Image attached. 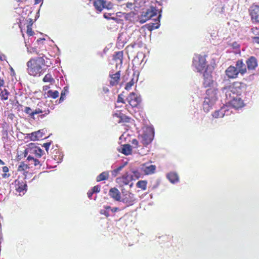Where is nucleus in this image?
Returning <instances> with one entry per match:
<instances>
[{
	"label": "nucleus",
	"instance_id": "f257e3e1",
	"mask_svg": "<svg viewBox=\"0 0 259 259\" xmlns=\"http://www.w3.org/2000/svg\"><path fill=\"white\" fill-rule=\"evenodd\" d=\"M245 84L241 82H235L228 87L224 88L223 92L225 94L226 103L235 109H239L244 105L242 99V93Z\"/></svg>",
	"mask_w": 259,
	"mask_h": 259
},
{
	"label": "nucleus",
	"instance_id": "f03ea898",
	"mask_svg": "<svg viewBox=\"0 0 259 259\" xmlns=\"http://www.w3.org/2000/svg\"><path fill=\"white\" fill-rule=\"evenodd\" d=\"M45 60L42 57L36 59H31L27 63L28 73L30 75L36 76L41 71V66L44 64Z\"/></svg>",
	"mask_w": 259,
	"mask_h": 259
},
{
	"label": "nucleus",
	"instance_id": "7ed1b4c3",
	"mask_svg": "<svg viewBox=\"0 0 259 259\" xmlns=\"http://www.w3.org/2000/svg\"><path fill=\"white\" fill-rule=\"evenodd\" d=\"M217 99V92L214 89L210 88L206 91V96L203 104L204 112L209 111Z\"/></svg>",
	"mask_w": 259,
	"mask_h": 259
},
{
	"label": "nucleus",
	"instance_id": "20e7f679",
	"mask_svg": "<svg viewBox=\"0 0 259 259\" xmlns=\"http://www.w3.org/2000/svg\"><path fill=\"white\" fill-rule=\"evenodd\" d=\"M154 137V128L151 126H146L144 129L143 133L139 137L142 144L144 146H147L152 142Z\"/></svg>",
	"mask_w": 259,
	"mask_h": 259
},
{
	"label": "nucleus",
	"instance_id": "39448f33",
	"mask_svg": "<svg viewBox=\"0 0 259 259\" xmlns=\"http://www.w3.org/2000/svg\"><path fill=\"white\" fill-rule=\"evenodd\" d=\"M160 9H156L155 7L151 6L150 9H147L146 12H143L141 16L139 18V22L141 24L146 22L148 20L156 16L157 13L159 14Z\"/></svg>",
	"mask_w": 259,
	"mask_h": 259
},
{
	"label": "nucleus",
	"instance_id": "423d86ee",
	"mask_svg": "<svg viewBox=\"0 0 259 259\" xmlns=\"http://www.w3.org/2000/svg\"><path fill=\"white\" fill-rule=\"evenodd\" d=\"M193 65L197 72H202L206 67V59L204 56L196 55L193 58Z\"/></svg>",
	"mask_w": 259,
	"mask_h": 259
},
{
	"label": "nucleus",
	"instance_id": "0eeeda50",
	"mask_svg": "<svg viewBox=\"0 0 259 259\" xmlns=\"http://www.w3.org/2000/svg\"><path fill=\"white\" fill-rule=\"evenodd\" d=\"M135 195L132 193L122 190V195L120 202L126 204L125 207L133 205L136 201Z\"/></svg>",
	"mask_w": 259,
	"mask_h": 259
},
{
	"label": "nucleus",
	"instance_id": "6e6552de",
	"mask_svg": "<svg viewBox=\"0 0 259 259\" xmlns=\"http://www.w3.org/2000/svg\"><path fill=\"white\" fill-rule=\"evenodd\" d=\"M213 70V67L212 66H207L203 72V85L205 88L210 87L213 84V80L211 75Z\"/></svg>",
	"mask_w": 259,
	"mask_h": 259
},
{
	"label": "nucleus",
	"instance_id": "1a4fd4ad",
	"mask_svg": "<svg viewBox=\"0 0 259 259\" xmlns=\"http://www.w3.org/2000/svg\"><path fill=\"white\" fill-rule=\"evenodd\" d=\"M248 70V73H251L257 67V60L255 57L251 56L248 58L245 62Z\"/></svg>",
	"mask_w": 259,
	"mask_h": 259
},
{
	"label": "nucleus",
	"instance_id": "9d476101",
	"mask_svg": "<svg viewBox=\"0 0 259 259\" xmlns=\"http://www.w3.org/2000/svg\"><path fill=\"white\" fill-rule=\"evenodd\" d=\"M126 100L130 105L133 107H137L141 102L140 96L136 94L134 92L130 93L129 96L127 97Z\"/></svg>",
	"mask_w": 259,
	"mask_h": 259
},
{
	"label": "nucleus",
	"instance_id": "9b49d317",
	"mask_svg": "<svg viewBox=\"0 0 259 259\" xmlns=\"http://www.w3.org/2000/svg\"><path fill=\"white\" fill-rule=\"evenodd\" d=\"M249 11L252 21L259 23V6L253 5L250 7Z\"/></svg>",
	"mask_w": 259,
	"mask_h": 259
},
{
	"label": "nucleus",
	"instance_id": "f8f14e48",
	"mask_svg": "<svg viewBox=\"0 0 259 259\" xmlns=\"http://www.w3.org/2000/svg\"><path fill=\"white\" fill-rule=\"evenodd\" d=\"M133 180V175H130L128 172H126L121 177L117 178L116 181L121 186H123L128 185Z\"/></svg>",
	"mask_w": 259,
	"mask_h": 259
},
{
	"label": "nucleus",
	"instance_id": "ddd939ff",
	"mask_svg": "<svg viewBox=\"0 0 259 259\" xmlns=\"http://www.w3.org/2000/svg\"><path fill=\"white\" fill-rule=\"evenodd\" d=\"M225 74L229 79L237 78L239 75L236 67L233 65H231L227 68L225 71Z\"/></svg>",
	"mask_w": 259,
	"mask_h": 259
},
{
	"label": "nucleus",
	"instance_id": "4468645a",
	"mask_svg": "<svg viewBox=\"0 0 259 259\" xmlns=\"http://www.w3.org/2000/svg\"><path fill=\"white\" fill-rule=\"evenodd\" d=\"M235 66L236 67L239 74L241 76H243L245 73H248L246 64L242 59L237 60L235 62Z\"/></svg>",
	"mask_w": 259,
	"mask_h": 259
},
{
	"label": "nucleus",
	"instance_id": "2eb2a0df",
	"mask_svg": "<svg viewBox=\"0 0 259 259\" xmlns=\"http://www.w3.org/2000/svg\"><path fill=\"white\" fill-rule=\"evenodd\" d=\"M161 13H162V9H160V11H159V14L157 17L155 19H154L155 20V23H149L148 28L150 31H152L153 30L158 29L160 25V19L161 17Z\"/></svg>",
	"mask_w": 259,
	"mask_h": 259
},
{
	"label": "nucleus",
	"instance_id": "dca6fc26",
	"mask_svg": "<svg viewBox=\"0 0 259 259\" xmlns=\"http://www.w3.org/2000/svg\"><path fill=\"white\" fill-rule=\"evenodd\" d=\"M109 195L114 200L120 202L121 195L119 191L116 188H112L110 189Z\"/></svg>",
	"mask_w": 259,
	"mask_h": 259
},
{
	"label": "nucleus",
	"instance_id": "f3484780",
	"mask_svg": "<svg viewBox=\"0 0 259 259\" xmlns=\"http://www.w3.org/2000/svg\"><path fill=\"white\" fill-rule=\"evenodd\" d=\"M228 107L224 105L220 110L215 111L212 116L214 118H222L225 115H228Z\"/></svg>",
	"mask_w": 259,
	"mask_h": 259
},
{
	"label": "nucleus",
	"instance_id": "a211bd4d",
	"mask_svg": "<svg viewBox=\"0 0 259 259\" xmlns=\"http://www.w3.org/2000/svg\"><path fill=\"white\" fill-rule=\"evenodd\" d=\"M166 178L169 182L174 184L179 182V177L177 173L171 171L166 174Z\"/></svg>",
	"mask_w": 259,
	"mask_h": 259
},
{
	"label": "nucleus",
	"instance_id": "6ab92c4d",
	"mask_svg": "<svg viewBox=\"0 0 259 259\" xmlns=\"http://www.w3.org/2000/svg\"><path fill=\"white\" fill-rule=\"evenodd\" d=\"M106 4V1L104 0H96L94 2V6L97 11L101 12L104 8V4Z\"/></svg>",
	"mask_w": 259,
	"mask_h": 259
},
{
	"label": "nucleus",
	"instance_id": "aec40b11",
	"mask_svg": "<svg viewBox=\"0 0 259 259\" xmlns=\"http://www.w3.org/2000/svg\"><path fill=\"white\" fill-rule=\"evenodd\" d=\"M120 71H118L115 74H110V77L113 79V80H111L110 81V84L112 85H115V84H117L118 82V80L120 78Z\"/></svg>",
	"mask_w": 259,
	"mask_h": 259
},
{
	"label": "nucleus",
	"instance_id": "412c9836",
	"mask_svg": "<svg viewBox=\"0 0 259 259\" xmlns=\"http://www.w3.org/2000/svg\"><path fill=\"white\" fill-rule=\"evenodd\" d=\"M110 206L108 205H104L103 208L100 209V213L101 214L105 215L106 217L112 216V214L110 211Z\"/></svg>",
	"mask_w": 259,
	"mask_h": 259
},
{
	"label": "nucleus",
	"instance_id": "4be33fe9",
	"mask_svg": "<svg viewBox=\"0 0 259 259\" xmlns=\"http://www.w3.org/2000/svg\"><path fill=\"white\" fill-rule=\"evenodd\" d=\"M26 160H28L29 162H30L29 164H33L35 166L39 165L40 167L41 165V164H40V161L38 159L34 158L31 155H29Z\"/></svg>",
	"mask_w": 259,
	"mask_h": 259
},
{
	"label": "nucleus",
	"instance_id": "5701e85b",
	"mask_svg": "<svg viewBox=\"0 0 259 259\" xmlns=\"http://www.w3.org/2000/svg\"><path fill=\"white\" fill-rule=\"evenodd\" d=\"M121 152L125 155H130L132 153L131 145L129 144H125L123 145Z\"/></svg>",
	"mask_w": 259,
	"mask_h": 259
},
{
	"label": "nucleus",
	"instance_id": "b1692460",
	"mask_svg": "<svg viewBox=\"0 0 259 259\" xmlns=\"http://www.w3.org/2000/svg\"><path fill=\"white\" fill-rule=\"evenodd\" d=\"M42 150L39 147H35L34 148L30 149V153L35 154L38 157H40L42 156Z\"/></svg>",
	"mask_w": 259,
	"mask_h": 259
},
{
	"label": "nucleus",
	"instance_id": "393cba45",
	"mask_svg": "<svg viewBox=\"0 0 259 259\" xmlns=\"http://www.w3.org/2000/svg\"><path fill=\"white\" fill-rule=\"evenodd\" d=\"M109 174L108 171H104L100 174L97 178V181L100 182L108 179Z\"/></svg>",
	"mask_w": 259,
	"mask_h": 259
},
{
	"label": "nucleus",
	"instance_id": "a878e982",
	"mask_svg": "<svg viewBox=\"0 0 259 259\" xmlns=\"http://www.w3.org/2000/svg\"><path fill=\"white\" fill-rule=\"evenodd\" d=\"M155 166L153 165H150L149 166H145L144 167V171L147 175L151 174L154 172L155 170Z\"/></svg>",
	"mask_w": 259,
	"mask_h": 259
},
{
	"label": "nucleus",
	"instance_id": "bb28decb",
	"mask_svg": "<svg viewBox=\"0 0 259 259\" xmlns=\"http://www.w3.org/2000/svg\"><path fill=\"white\" fill-rule=\"evenodd\" d=\"M126 164H127V162H126L124 163H123V164H122L121 165L118 167L117 168L112 170V176L114 177H115L116 176H117L118 172L123 168V167L126 165Z\"/></svg>",
	"mask_w": 259,
	"mask_h": 259
},
{
	"label": "nucleus",
	"instance_id": "cd10ccee",
	"mask_svg": "<svg viewBox=\"0 0 259 259\" xmlns=\"http://www.w3.org/2000/svg\"><path fill=\"white\" fill-rule=\"evenodd\" d=\"M30 164L25 163L24 162H21L20 165L18 166V171H24L30 168L29 165Z\"/></svg>",
	"mask_w": 259,
	"mask_h": 259
},
{
	"label": "nucleus",
	"instance_id": "c85d7f7f",
	"mask_svg": "<svg viewBox=\"0 0 259 259\" xmlns=\"http://www.w3.org/2000/svg\"><path fill=\"white\" fill-rule=\"evenodd\" d=\"M27 185L26 183H22L20 184L16 188V190L18 192H23L24 193V191H26Z\"/></svg>",
	"mask_w": 259,
	"mask_h": 259
},
{
	"label": "nucleus",
	"instance_id": "c756f323",
	"mask_svg": "<svg viewBox=\"0 0 259 259\" xmlns=\"http://www.w3.org/2000/svg\"><path fill=\"white\" fill-rule=\"evenodd\" d=\"M137 187L145 190L146 189L147 182L146 181H139L137 183Z\"/></svg>",
	"mask_w": 259,
	"mask_h": 259
},
{
	"label": "nucleus",
	"instance_id": "7c9ffc66",
	"mask_svg": "<svg viewBox=\"0 0 259 259\" xmlns=\"http://www.w3.org/2000/svg\"><path fill=\"white\" fill-rule=\"evenodd\" d=\"M48 96L51 97L53 99L57 98L59 96V92L57 91H53L49 90L48 92Z\"/></svg>",
	"mask_w": 259,
	"mask_h": 259
},
{
	"label": "nucleus",
	"instance_id": "2f4dec72",
	"mask_svg": "<svg viewBox=\"0 0 259 259\" xmlns=\"http://www.w3.org/2000/svg\"><path fill=\"white\" fill-rule=\"evenodd\" d=\"M125 207H111L110 206V213L112 214V215H113L115 212L120 211L122 210H123Z\"/></svg>",
	"mask_w": 259,
	"mask_h": 259
},
{
	"label": "nucleus",
	"instance_id": "473e14b6",
	"mask_svg": "<svg viewBox=\"0 0 259 259\" xmlns=\"http://www.w3.org/2000/svg\"><path fill=\"white\" fill-rule=\"evenodd\" d=\"M9 94V92L6 89H4L3 91L1 92L0 96L1 97L2 100H6L8 98Z\"/></svg>",
	"mask_w": 259,
	"mask_h": 259
},
{
	"label": "nucleus",
	"instance_id": "72a5a7b5",
	"mask_svg": "<svg viewBox=\"0 0 259 259\" xmlns=\"http://www.w3.org/2000/svg\"><path fill=\"white\" fill-rule=\"evenodd\" d=\"M119 117H120V120L118 121L119 123L130 122V118L122 114L121 115L120 114Z\"/></svg>",
	"mask_w": 259,
	"mask_h": 259
},
{
	"label": "nucleus",
	"instance_id": "f704fd0d",
	"mask_svg": "<svg viewBox=\"0 0 259 259\" xmlns=\"http://www.w3.org/2000/svg\"><path fill=\"white\" fill-rule=\"evenodd\" d=\"M44 82H51L54 81V79L52 78V75L50 74H46L43 78Z\"/></svg>",
	"mask_w": 259,
	"mask_h": 259
},
{
	"label": "nucleus",
	"instance_id": "c9c22d12",
	"mask_svg": "<svg viewBox=\"0 0 259 259\" xmlns=\"http://www.w3.org/2000/svg\"><path fill=\"white\" fill-rule=\"evenodd\" d=\"M24 112L27 114L29 115L31 117L34 118L33 111H32V109L29 107H26L24 110Z\"/></svg>",
	"mask_w": 259,
	"mask_h": 259
},
{
	"label": "nucleus",
	"instance_id": "e433bc0d",
	"mask_svg": "<svg viewBox=\"0 0 259 259\" xmlns=\"http://www.w3.org/2000/svg\"><path fill=\"white\" fill-rule=\"evenodd\" d=\"M27 33L29 36H32L34 32L32 31L31 24H28L27 26Z\"/></svg>",
	"mask_w": 259,
	"mask_h": 259
},
{
	"label": "nucleus",
	"instance_id": "4c0bfd02",
	"mask_svg": "<svg viewBox=\"0 0 259 259\" xmlns=\"http://www.w3.org/2000/svg\"><path fill=\"white\" fill-rule=\"evenodd\" d=\"M134 78H132L130 82L127 83L125 87V89L126 90H130L131 88V87L134 85Z\"/></svg>",
	"mask_w": 259,
	"mask_h": 259
},
{
	"label": "nucleus",
	"instance_id": "58836bf2",
	"mask_svg": "<svg viewBox=\"0 0 259 259\" xmlns=\"http://www.w3.org/2000/svg\"><path fill=\"white\" fill-rule=\"evenodd\" d=\"M29 135L30 139L31 141H35L36 140H38L37 135L35 134V132L31 133L30 134H29Z\"/></svg>",
	"mask_w": 259,
	"mask_h": 259
},
{
	"label": "nucleus",
	"instance_id": "ea45409f",
	"mask_svg": "<svg viewBox=\"0 0 259 259\" xmlns=\"http://www.w3.org/2000/svg\"><path fill=\"white\" fill-rule=\"evenodd\" d=\"M104 8L108 10L112 9L113 8V4L111 2H108L106 1V4H104Z\"/></svg>",
	"mask_w": 259,
	"mask_h": 259
},
{
	"label": "nucleus",
	"instance_id": "a19ab883",
	"mask_svg": "<svg viewBox=\"0 0 259 259\" xmlns=\"http://www.w3.org/2000/svg\"><path fill=\"white\" fill-rule=\"evenodd\" d=\"M3 171L5 173H6L9 171V168L7 166H4L3 167ZM10 175H7V174H4L3 175V177L5 178L7 177H8Z\"/></svg>",
	"mask_w": 259,
	"mask_h": 259
},
{
	"label": "nucleus",
	"instance_id": "79ce46f5",
	"mask_svg": "<svg viewBox=\"0 0 259 259\" xmlns=\"http://www.w3.org/2000/svg\"><path fill=\"white\" fill-rule=\"evenodd\" d=\"M251 30L253 34L255 35V36H259V29L256 27H253Z\"/></svg>",
	"mask_w": 259,
	"mask_h": 259
},
{
	"label": "nucleus",
	"instance_id": "37998d69",
	"mask_svg": "<svg viewBox=\"0 0 259 259\" xmlns=\"http://www.w3.org/2000/svg\"><path fill=\"white\" fill-rule=\"evenodd\" d=\"M133 172V174L132 175H133V176H134L133 180H136L137 179H138L140 178V173L138 171L135 170V171H134Z\"/></svg>",
	"mask_w": 259,
	"mask_h": 259
},
{
	"label": "nucleus",
	"instance_id": "c03bdc74",
	"mask_svg": "<svg viewBox=\"0 0 259 259\" xmlns=\"http://www.w3.org/2000/svg\"><path fill=\"white\" fill-rule=\"evenodd\" d=\"M115 58L116 59H118L120 62L122 61V52H118L116 53L115 55Z\"/></svg>",
	"mask_w": 259,
	"mask_h": 259
},
{
	"label": "nucleus",
	"instance_id": "a18cd8bd",
	"mask_svg": "<svg viewBox=\"0 0 259 259\" xmlns=\"http://www.w3.org/2000/svg\"><path fill=\"white\" fill-rule=\"evenodd\" d=\"M100 188L101 187L100 185H96L93 188L92 190L94 193H98L100 191Z\"/></svg>",
	"mask_w": 259,
	"mask_h": 259
},
{
	"label": "nucleus",
	"instance_id": "49530a36",
	"mask_svg": "<svg viewBox=\"0 0 259 259\" xmlns=\"http://www.w3.org/2000/svg\"><path fill=\"white\" fill-rule=\"evenodd\" d=\"M51 144V142L44 143L42 145V147L45 148V150L47 152H48V150L49 149V147Z\"/></svg>",
	"mask_w": 259,
	"mask_h": 259
},
{
	"label": "nucleus",
	"instance_id": "de8ad7c7",
	"mask_svg": "<svg viewBox=\"0 0 259 259\" xmlns=\"http://www.w3.org/2000/svg\"><path fill=\"white\" fill-rule=\"evenodd\" d=\"M27 52L30 53H36V54H38L37 50L35 48H31L30 49L27 48Z\"/></svg>",
	"mask_w": 259,
	"mask_h": 259
},
{
	"label": "nucleus",
	"instance_id": "09e8293b",
	"mask_svg": "<svg viewBox=\"0 0 259 259\" xmlns=\"http://www.w3.org/2000/svg\"><path fill=\"white\" fill-rule=\"evenodd\" d=\"M123 95L122 94H119L118 96V98H117V102L118 103H124V99L122 97Z\"/></svg>",
	"mask_w": 259,
	"mask_h": 259
},
{
	"label": "nucleus",
	"instance_id": "8fccbe9b",
	"mask_svg": "<svg viewBox=\"0 0 259 259\" xmlns=\"http://www.w3.org/2000/svg\"><path fill=\"white\" fill-rule=\"evenodd\" d=\"M138 141L137 139H134L132 141V144L134 146L135 148H137L138 146Z\"/></svg>",
	"mask_w": 259,
	"mask_h": 259
},
{
	"label": "nucleus",
	"instance_id": "3c124183",
	"mask_svg": "<svg viewBox=\"0 0 259 259\" xmlns=\"http://www.w3.org/2000/svg\"><path fill=\"white\" fill-rule=\"evenodd\" d=\"M121 36H122V35L121 34H119V36L118 37V38H117V44H118V45H122V46H123V41H122V40H121Z\"/></svg>",
	"mask_w": 259,
	"mask_h": 259
},
{
	"label": "nucleus",
	"instance_id": "603ef678",
	"mask_svg": "<svg viewBox=\"0 0 259 259\" xmlns=\"http://www.w3.org/2000/svg\"><path fill=\"white\" fill-rule=\"evenodd\" d=\"M111 15V14L110 13H105L104 14V17L106 19H108V20H109V19H113V20H114L116 18H113V17H110V16Z\"/></svg>",
	"mask_w": 259,
	"mask_h": 259
},
{
	"label": "nucleus",
	"instance_id": "864d4df0",
	"mask_svg": "<svg viewBox=\"0 0 259 259\" xmlns=\"http://www.w3.org/2000/svg\"><path fill=\"white\" fill-rule=\"evenodd\" d=\"M35 134L37 135L38 139L42 137L43 134L40 130H39L37 132H35Z\"/></svg>",
	"mask_w": 259,
	"mask_h": 259
},
{
	"label": "nucleus",
	"instance_id": "5fc2aeb1",
	"mask_svg": "<svg viewBox=\"0 0 259 259\" xmlns=\"http://www.w3.org/2000/svg\"><path fill=\"white\" fill-rule=\"evenodd\" d=\"M43 111L40 108H36L34 111H33V116L35 114H39L42 113Z\"/></svg>",
	"mask_w": 259,
	"mask_h": 259
},
{
	"label": "nucleus",
	"instance_id": "6e6d98bb",
	"mask_svg": "<svg viewBox=\"0 0 259 259\" xmlns=\"http://www.w3.org/2000/svg\"><path fill=\"white\" fill-rule=\"evenodd\" d=\"M252 41L254 43H257L259 44V36L252 37Z\"/></svg>",
	"mask_w": 259,
	"mask_h": 259
},
{
	"label": "nucleus",
	"instance_id": "4d7b16f0",
	"mask_svg": "<svg viewBox=\"0 0 259 259\" xmlns=\"http://www.w3.org/2000/svg\"><path fill=\"white\" fill-rule=\"evenodd\" d=\"M65 97V93H63V92H62L61 93V96L59 99V103H61L64 100V97Z\"/></svg>",
	"mask_w": 259,
	"mask_h": 259
},
{
	"label": "nucleus",
	"instance_id": "13d9d810",
	"mask_svg": "<svg viewBox=\"0 0 259 259\" xmlns=\"http://www.w3.org/2000/svg\"><path fill=\"white\" fill-rule=\"evenodd\" d=\"M94 193V192H93V190H92V191H89L87 194H88V197L90 198V199H91L92 198V196L93 195V194Z\"/></svg>",
	"mask_w": 259,
	"mask_h": 259
},
{
	"label": "nucleus",
	"instance_id": "bf43d9fd",
	"mask_svg": "<svg viewBox=\"0 0 259 259\" xmlns=\"http://www.w3.org/2000/svg\"><path fill=\"white\" fill-rule=\"evenodd\" d=\"M133 5H134V4H133V3H127L126 4V7H127V8H129V9H132V8H133Z\"/></svg>",
	"mask_w": 259,
	"mask_h": 259
},
{
	"label": "nucleus",
	"instance_id": "052dcab7",
	"mask_svg": "<svg viewBox=\"0 0 259 259\" xmlns=\"http://www.w3.org/2000/svg\"><path fill=\"white\" fill-rule=\"evenodd\" d=\"M156 3L158 6H161L162 5V2L160 0L158 1V0H156Z\"/></svg>",
	"mask_w": 259,
	"mask_h": 259
},
{
	"label": "nucleus",
	"instance_id": "680f3d73",
	"mask_svg": "<svg viewBox=\"0 0 259 259\" xmlns=\"http://www.w3.org/2000/svg\"><path fill=\"white\" fill-rule=\"evenodd\" d=\"M59 158H58L60 159V160H59V161H58L57 162L58 163H60V162H61L62 161V159H63V155H61L60 154V155H59Z\"/></svg>",
	"mask_w": 259,
	"mask_h": 259
},
{
	"label": "nucleus",
	"instance_id": "e2e57ef3",
	"mask_svg": "<svg viewBox=\"0 0 259 259\" xmlns=\"http://www.w3.org/2000/svg\"><path fill=\"white\" fill-rule=\"evenodd\" d=\"M28 24H31V27H32V24H33V21H32V19L31 18L29 19V23Z\"/></svg>",
	"mask_w": 259,
	"mask_h": 259
},
{
	"label": "nucleus",
	"instance_id": "0e129e2a",
	"mask_svg": "<svg viewBox=\"0 0 259 259\" xmlns=\"http://www.w3.org/2000/svg\"><path fill=\"white\" fill-rule=\"evenodd\" d=\"M30 152V149H26L25 150V154H24V156L26 157V155L27 154L28 152Z\"/></svg>",
	"mask_w": 259,
	"mask_h": 259
},
{
	"label": "nucleus",
	"instance_id": "69168bd1",
	"mask_svg": "<svg viewBox=\"0 0 259 259\" xmlns=\"http://www.w3.org/2000/svg\"><path fill=\"white\" fill-rule=\"evenodd\" d=\"M62 92H63L65 94V92L66 93H68V88L67 87H64V91H63Z\"/></svg>",
	"mask_w": 259,
	"mask_h": 259
},
{
	"label": "nucleus",
	"instance_id": "338daca9",
	"mask_svg": "<svg viewBox=\"0 0 259 259\" xmlns=\"http://www.w3.org/2000/svg\"><path fill=\"white\" fill-rule=\"evenodd\" d=\"M0 164L1 165H4L5 164V163L3 161H2L1 159H0Z\"/></svg>",
	"mask_w": 259,
	"mask_h": 259
},
{
	"label": "nucleus",
	"instance_id": "774afa93",
	"mask_svg": "<svg viewBox=\"0 0 259 259\" xmlns=\"http://www.w3.org/2000/svg\"><path fill=\"white\" fill-rule=\"evenodd\" d=\"M4 57H5V56L0 55V60H3V58H4Z\"/></svg>",
	"mask_w": 259,
	"mask_h": 259
}]
</instances>
